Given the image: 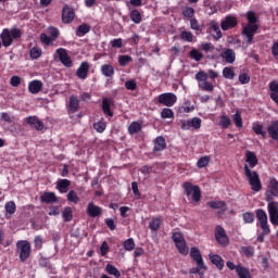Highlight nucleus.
Here are the masks:
<instances>
[{"label":"nucleus","mask_w":278,"mask_h":278,"mask_svg":"<svg viewBox=\"0 0 278 278\" xmlns=\"http://www.w3.org/2000/svg\"><path fill=\"white\" fill-rule=\"evenodd\" d=\"M248 24L242 28V36L244 40H247L248 45H253V38L255 37V34H257V29H260V26L257 23V16H255V12L249 11L247 13Z\"/></svg>","instance_id":"1"},{"label":"nucleus","mask_w":278,"mask_h":278,"mask_svg":"<svg viewBox=\"0 0 278 278\" xmlns=\"http://www.w3.org/2000/svg\"><path fill=\"white\" fill-rule=\"evenodd\" d=\"M23 36V33L18 28H12L11 30L5 28L0 35L3 47H11L14 40H18Z\"/></svg>","instance_id":"2"},{"label":"nucleus","mask_w":278,"mask_h":278,"mask_svg":"<svg viewBox=\"0 0 278 278\" xmlns=\"http://www.w3.org/2000/svg\"><path fill=\"white\" fill-rule=\"evenodd\" d=\"M244 175L254 192H260L262 190V181L260 180V174L257 172L251 170L249 165H244Z\"/></svg>","instance_id":"3"},{"label":"nucleus","mask_w":278,"mask_h":278,"mask_svg":"<svg viewBox=\"0 0 278 278\" xmlns=\"http://www.w3.org/2000/svg\"><path fill=\"white\" fill-rule=\"evenodd\" d=\"M208 78L210 76L204 71H200L195 74L199 88L205 92H214V85L207 81Z\"/></svg>","instance_id":"4"},{"label":"nucleus","mask_w":278,"mask_h":278,"mask_svg":"<svg viewBox=\"0 0 278 278\" xmlns=\"http://www.w3.org/2000/svg\"><path fill=\"white\" fill-rule=\"evenodd\" d=\"M182 188L186 195L191 197V200L194 201V203H199L201 201V188L199 186H194L192 182H185Z\"/></svg>","instance_id":"5"},{"label":"nucleus","mask_w":278,"mask_h":278,"mask_svg":"<svg viewBox=\"0 0 278 278\" xmlns=\"http://www.w3.org/2000/svg\"><path fill=\"white\" fill-rule=\"evenodd\" d=\"M16 248L21 262H26L31 255V244L28 241H17Z\"/></svg>","instance_id":"6"},{"label":"nucleus","mask_w":278,"mask_h":278,"mask_svg":"<svg viewBox=\"0 0 278 278\" xmlns=\"http://www.w3.org/2000/svg\"><path fill=\"white\" fill-rule=\"evenodd\" d=\"M190 256L197 264V269L193 273H201V270H207L205 263H203V256H201V251L197 248H192L190 251Z\"/></svg>","instance_id":"7"},{"label":"nucleus","mask_w":278,"mask_h":278,"mask_svg":"<svg viewBox=\"0 0 278 278\" xmlns=\"http://www.w3.org/2000/svg\"><path fill=\"white\" fill-rule=\"evenodd\" d=\"M256 218L260 222L261 229L263 230L264 236H268L270 233V228L268 227V215L262 208L256 211Z\"/></svg>","instance_id":"8"},{"label":"nucleus","mask_w":278,"mask_h":278,"mask_svg":"<svg viewBox=\"0 0 278 278\" xmlns=\"http://www.w3.org/2000/svg\"><path fill=\"white\" fill-rule=\"evenodd\" d=\"M172 238L179 253H181V255H188V248L186 247L184 235H181V232H174Z\"/></svg>","instance_id":"9"},{"label":"nucleus","mask_w":278,"mask_h":278,"mask_svg":"<svg viewBox=\"0 0 278 278\" xmlns=\"http://www.w3.org/2000/svg\"><path fill=\"white\" fill-rule=\"evenodd\" d=\"M274 197H278V181L277 179L271 178L266 192V201L275 203V201H273Z\"/></svg>","instance_id":"10"},{"label":"nucleus","mask_w":278,"mask_h":278,"mask_svg":"<svg viewBox=\"0 0 278 278\" xmlns=\"http://www.w3.org/2000/svg\"><path fill=\"white\" fill-rule=\"evenodd\" d=\"M159 103L173 108L177 103V96L175 93H163L159 96Z\"/></svg>","instance_id":"11"},{"label":"nucleus","mask_w":278,"mask_h":278,"mask_svg":"<svg viewBox=\"0 0 278 278\" xmlns=\"http://www.w3.org/2000/svg\"><path fill=\"white\" fill-rule=\"evenodd\" d=\"M56 54L59 55V60L63 66H66L67 68H71L73 66V61L71 60V56H68L66 49L59 48L56 50Z\"/></svg>","instance_id":"12"},{"label":"nucleus","mask_w":278,"mask_h":278,"mask_svg":"<svg viewBox=\"0 0 278 278\" xmlns=\"http://www.w3.org/2000/svg\"><path fill=\"white\" fill-rule=\"evenodd\" d=\"M25 121L29 127H31V129H36V131H42V129H45V123L36 116H28Z\"/></svg>","instance_id":"13"},{"label":"nucleus","mask_w":278,"mask_h":278,"mask_svg":"<svg viewBox=\"0 0 278 278\" xmlns=\"http://www.w3.org/2000/svg\"><path fill=\"white\" fill-rule=\"evenodd\" d=\"M269 219L273 225H278V202L268 203Z\"/></svg>","instance_id":"14"},{"label":"nucleus","mask_w":278,"mask_h":278,"mask_svg":"<svg viewBox=\"0 0 278 278\" xmlns=\"http://www.w3.org/2000/svg\"><path fill=\"white\" fill-rule=\"evenodd\" d=\"M236 25H238V18L231 15L226 16L225 20H223L220 23L223 31H227V29H233Z\"/></svg>","instance_id":"15"},{"label":"nucleus","mask_w":278,"mask_h":278,"mask_svg":"<svg viewBox=\"0 0 278 278\" xmlns=\"http://www.w3.org/2000/svg\"><path fill=\"white\" fill-rule=\"evenodd\" d=\"M220 58L227 62V64H233L236 62V51L229 48L222 49Z\"/></svg>","instance_id":"16"},{"label":"nucleus","mask_w":278,"mask_h":278,"mask_svg":"<svg viewBox=\"0 0 278 278\" xmlns=\"http://www.w3.org/2000/svg\"><path fill=\"white\" fill-rule=\"evenodd\" d=\"M215 238L217 242L222 245L228 244L229 239L227 238V233L225 232V229L220 226H217L215 229Z\"/></svg>","instance_id":"17"},{"label":"nucleus","mask_w":278,"mask_h":278,"mask_svg":"<svg viewBox=\"0 0 278 278\" xmlns=\"http://www.w3.org/2000/svg\"><path fill=\"white\" fill-rule=\"evenodd\" d=\"M74 18H75V11L65 4L62 12L63 23H67V24L73 23Z\"/></svg>","instance_id":"18"},{"label":"nucleus","mask_w":278,"mask_h":278,"mask_svg":"<svg viewBox=\"0 0 278 278\" xmlns=\"http://www.w3.org/2000/svg\"><path fill=\"white\" fill-rule=\"evenodd\" d=\"M67 110L71 114H75L79 110V98L77 96H71Z\"/></svg>","instance_id":"19"},{"label":"nucleus","mask_w":278,"mask_h":278,"mask_svg":"<svg viewBox=\"0 0 278 278\" xmlns=\"http://www.w3.org/2000/svg\"><path fill=\"white\" fill-rule=\"evenodd\" d=\"M88 71H90V64H88V62H83L78 67L76 75L79 79H86L88 77Z\"/></svg>","instance_id":"20"},{"label":"nucleus","mask_w":278,"mask_h":278,"mask_svg":"<svg viewBox=\"0 0 278 278\" xmlns=\"http://www.w3.org/2000/svg\"><path fill=\"white\" fill-rule=\"evenodd\" d=\"M208 257L212 264H214L218 270H223L225 266V261H223V257H220L218 254H210Z\"/></svg>","instance_id":"21"},{"label":"nucleus","mask_w":278,"mask_h":278,"mask_svg":"<svg viewBox=\"0 0 278 278\" xmlns=\"http://www.w3.org/2000/svg\"><path fill=\"white\" fill-rule=\"evenodd\" d=\"M164 149H166V139H164V137H156L154 139V153L164 151Z\"/></svg>","instance_id":"22"},{"label":"nucleus","mask_w":278,"mask_h":278,"mask_svg":"<svg viewBox=\"0 0 278 278\" xmlns=\"http://www.w3.org/2000/svg\"><path fill=\"white\" fill-rule=\"evenodd\" d=\"M87 214L91 216V218H97V216H101V207L94 205V203H89Z\"/></svg>","instance_id":"23"},{"label":"nucleus","mask_w":278,"mask_h":278,"mask_svg":"<svg viewBox=\"0 0 278 278\" xmlns=\"http://www.w3.org/2000/svg\"><path fill=\"white\" fill-rule=\"evenodd\" d=\"M211 31H214L213 38L215 40H220L223 38V31H220V26L218 25L217 22L212 21L210 24Z\"/></svg>","instance_id":"24"},{"label":"nucleus","mask_w":278,"mask_h":278,"mask_svg":"<svg viewBox=\"0 0 278 278\" xmlns=\"http://www.w3.org/2000/svg\"><path fill=\"white\" fill-rule=\"evenodd\" d=\"M245 162H248L250 168H255V165L258 164L257 155H255V152L247 151Z\"/></svg>","instance_id":"25"},{"label":"nucleus","mask_w":278,"mask_h":278,"mask_svg":"<svg viewBox=\"0 0 278 278\" xmlns=\"http://www.w3.org/2000/svg\"><path fill=\"white\" fill-rule=\"evenodd\" d=\"M28 90L31 94H38L42 90V81L40 80H33L28 85Z\"/></svg>","instance_id":"26"},{"label":"nucleus","mask_w":278,"mask_h":278,"mask_svg":"<svg viewBox=\"0 0 278 278\" xmlns=\"http://www.w3.org/2000/svg\"><path fill=\"white\" fill-rule=\"evenodd\" d=\"M71 186V180L68 179H61L56 184V189L62 194H65V192H68V187Z\"/></svg>","instance_id":"27"},{"label":"nucleus","mask_w":278,"mask_h":278,"mask_svg":"<svg viewBox=\"0 0 278 278\" xmlns=\"http://www.w3.org/2000/svg\"><path fill=\"white\" fill-rule=\"evenodd\" d=\"M42 203H58V197L54 192H45L40 197Z\"/></svg>","instance_id":"28"},{"label":"nucleus","mask_w":278,"mask_h":278,"mask_svg":"<svg viewBox=\"0 0 278 278\" xmlns=\"http://www.w3.org/2000/svg\"><path fill=\"white\" fill-rule=\"evenodd\" d=\"M208 207L212 210H222L223 212H227V204L225 201H211L207 202Z\"/></svg>","instance_id":"29"},{"label":"nucleus","mask_w":278,"mask_h":278,"mask_svg":"<svg viewBox=\"0 0 278 278\" xmlns=\"http://www.w3.org/2000/svg\"><path fill=\"white\" fill-rule=\"evenodd\" d=\"M267 131L273 140H278V122L268 126Z\"/></svg>","instance_id":"30"},{"label":"nucleus","mask_w":278,"mask_h":278,"mask_svg":"<svg viewBox=\"0 0 278 278\" xmlns=\"http://www.w3.org/2000/svg\"><path fill=\"white\" fill-rule=\"evenodd\" d=\"M101 73L104 77H112L114 75V67L110 64H104L101 66Z\"/></svg>","instance_id":"31"},{"label":"nucleus","mask_w":278,"mask_h":278,"mask_svg":"<svg viewBox=\"0 0 278 278\" xmlns=\"http://www.w3.org/2000/svg\"><path fill=\"white\" fill-rule=\"evenodd\" d=\"M252 129L256 134V136H262V138H266V130H264V125L253 124Z\"/></svg>","instance_id":"32"},{"label":"nucleus","mask_w":278,"mask_h":278,"mask_svg":"<svg viewBox=\"0 0 278 278\" xmlns=\"http://www.w3.org/2000/svg\"><path fill=\"white\" fill-rule=\"evenodd\" d=\"M189 58H191V60H194L195 62H201L203 60V54L201 51L193 48L189 52Z\"/></svg>","instance_id":"33"},{"label":"nucleus","mask_w":278,"mask_h":278,"mask_svg":"<svg viewBox=\"0 0 278 278\" xmlns=\"http://www.w3.org/2000/svg\"><path fill=\"white\" fill-rule=\"evenodd\" d=\"M237 275L239 278H251V271L242 266H237Z\"/></svg>","instance_id":"34"},{"label":"nucleus","mask_w":278,"mask_h":278,"mask_svg":"<svg viewBox=\"0 0 278 278\" xmlns=\"http://www.w3.org/2000/svg\"><path fill=\"white\" fill-rule=\"evenodd\" d=\"M130 20L132 23H136V25L142 23V15L140 14V11L134 10L130 13Z\"/></svg>","instance_id":"35"},{"label":"nucleus","mask_w":278,"mask_h":278,"mask_svg":"<svg viewBox=\"0 0 278 278\" xmlns=\"http://www.w3.org/2000/svg\"><path fill=\"white\" fill-rule=\"evenodd\" d=\"M89 31H90V25L89 24H81L80 26H78V28L76 30V35L81 37V36H86V34H88Z\"/></svg>","instance_id":"36"},{"label":"nucleus","mask_w":278,"mask_h":278,"mask_svg":"<svg viewBox=\"0 0 278 278\" xmlns=\"http://www.w3.org/2000/svg\"><path fill=\"white\" fill-rule=\"evenodd\" d=\"M142 129V124L138 123V122H132L129 127H128V131L129 134L134 135V134H138L140 130Z\"/></svg>","instance_id":"37"},{"label":"nucleus","mask_w":278,"mask_h":278,"mask_svg":"<svg viewBox=\"0 0 278 278\" xmlns=\"http://www.w3.org/2000/svg\"><path fill=\"white\" fill-rule=\"evenodd\" d=\"M201 123L202 121L200 117H193L189 119L190 129H195V130L201 129Z\"/></svg>","instance_id":"38"},{"label":"nucleus","mask_w":278,"mask_h":278,"mask_svg":"<svg viewBox=\"0 0 278 278\" xmlns=\"http://www.w3.org/2000/svg\"><path fill=\"white\" fill-rule=\"evenodd\" d=\"M62 216L65 220V223H71V220H73V208L71 207H65L63 213H62Z\"/></svg>","instance_id":"39"},{"label":"nucleus","mask_w":278,"mask_h":278,"mask_svg":"<svg viewBox=\"0 0 278 278\" xmlns=\"http://www.w3.org/2000/svg\"><path fill=\"white\" fill-rule=\"evenodd\" d=\"M162 226V219L155 217L150 222V229L151 231H157L160 227Z\"/></svg>","instance_id":"40"},{"label":"nucleus","mask_w":278,"mask_h":278,"mask_svg":"<svg viewBox=\"0 0 278 278\" xmlns=\"http://www.w3.org/2000/svg\"><path fill=\"white\" fill-rule=\"evenodd\" d=\"M105 270L109 275H113V277H121V271L114 265H106Z\"/></svg>","instance_id":"41"},{"label":"nucleus","mask_w":278,"mask_h":278,"mask_svg":"<svg viewBox=\"0 0 278 278\" xmlns=\"http://www.w3.org/2000/svg\"><path fill=\"white\" fill-rule=\"evenodd\" d=\"M67 201H70L71 203H79V195H77V192H75L74 190H71L67 193Z\"/></svg>","instance_id":"42"},{"label":"nucleus","mask_w":278,"mask_h":278,"mask_svg":"<svg viewBox=\"0 0 278 278\" xmlns=\"http://www.w3.org/2000/svg\"><path fill=\"white\" fill-rule=\"evenodd\" d=\"M102 110H103L104 114H106V116H114V114L110 110V101L108 99H104L102 101Z\"/></svg>","instance_id":"43"},{"label":"nucleus","mask_w":278,"mask_h":278,"mask_svg":"<svg viewBox=\"0 0 278 278\" xmlns=\"http://www.w3.org/2000/svg\"><path fill=\"white\" fill-rule=\"evenodd\" d=\"M180 38L181 40H185V42H192V39L194 38V36L192 35V33L188 30H184L180 33Z\"/></svg>","instance_id":"44"},{"label":"nucleus","mask_w":278,"mask_h":278,"mask_svg":"<svg viewBox=\"0 0 278 278\" xmlns=\"http://www.w3.org/2000/svg\"><path fill=\"white\" fill-rule=\"evenodd\" d=\"M223 76L225 77V79H233V77H236V73H233V70H231V67H225L223 70Z\"/></svg>","instance_id":"45"},{"label":"nucleus","mask_w":278,"mask_h":278,"mask_svg":"<svg viewBox=\"0 0 278 278\" xmlns=\"http://www.w3.org/2000/svg\"><path fill=\"white\" fill-rule=\"evenodd\" d=\"M119 66H127L131 62V56L124 54L118 56Z\"/></svg>","instance_id":"46"},{"label":"nucleus","mask_w":278,"mask_h":278,"mask_svg":"<svg viewBox=\"0 0 278 278\" xmlns=\"http://www.w3.org/2000/svg\"><path fill=\"white\" fill-rule=\"evenodd\" d=\"M210 164V156H202L198 160V168H205Z\"/></svg>","instance_id":"47"},{"label":"nucleus","mask_w":278,"mask_h":278,"mask_svg":"<svg viewBox=\"0 0 278 278\" xmlns=\"http://www.w3.org/2000/svg\"><path fill=\"white\" fill-rule=\"evenodd\" d=\"M231 125V119L227 115H222L220 116V126L223 129H227Z\"/></svg>","instance_id":"48"},{"label":"nucleus","mask_w":278,"mask_h":278,"mask_svg":"<svg viewBox=\"0 0 278 278\" xmlns=\"http://www.w3.org/2000/svg\"><path fill=\"white\" fill-rule=\"evenodd\" d=\"M232 121L236 125V127H242V115L239 111L236 112V114L232 116Z\"/></svg>","instance_id":"49"},{"label":"nucleus","mask_w":278,"mask_h":278,"mask_svg":"<svg viewBox=\"0 0 278 278\" xmlns=\"http://www.w3.org/2000/svg\"><path fill=\"white\" fill-rule=\"evenodd\" d=\"M124 249H125V251H134V249H136V242H134V240L131 238L127 239L124 242Z\"/></svg>","instance_id":"50"},{"label":"nucleus","mask_w":278,"mask_h":278,"mask_svg":"<svg viewBox=\"0 0 278 278\" xmlns=\"http://www.w3.org/2000/svg\"><path fill=\"white\" fill-rule=\"evenodd\" d=\"M182 14L186 18H192V16H194V10L191 7H185L182 9Z\"/></svg>","instance_id":"51"},{"label":"nucleus","mask_w":278,"mask_h":278,"mask_svg":"<svg viewBox=\"0 0 278 278\" xmlns=\"http://www.w3.org/2000/svg\"><path fill=\"white\" fill-rule=\"evenodd\" d=\"M105 127H106V125L103 122H97V123L93 124V128L99 134H103V131H105Z\"/></svg>","instance_id":"52"},{"label":"nucleus","mask_w":278,"mask_h":278,"mask_svg":"<svg viewBox=\"0 0 278 278\" xmlns=\"http://www.w3.org/2000/svg\"><path fill=\"white\" fill-rule=\"evenodd\" d=\"M29 53L33 60H38V58L42 55V50L38 48H33Z\"/></svg>","instance_id":"53"},{"label":"nucleus","mask_w":278,"mask_h":278,"mask_svg":"<svg viewBox=\"0 0 278 278\" xmlns=\"http://www.w3.org/2000/svg\"><path fill=\"white\" fill-rule=\"evenodd\" d=\"M48 31H49V34H50V38L52 39V40H58V38H59V36H60V30H58V28H55V27H49L48 28Z\"/></svg>","instance_id":"54"},{"label":"nucleus","mask_w":278,"mask_h":278,"mask_svg":"<svg viewBox=\"0 0 278 278\" xmlns=\"http://www.w3.org/2000/svg\"><path fill=\"white\" fill-rule=\"evenodd\" d=\"M5 211L9 214H14L16 212V204L13 201H10L5 204Z\"/></svg>","instance_id":"55"},{"label":"nucleus","mask_w":278,"mask_h":278,"mask_svg":"<svg viewBox=\"0 0 278 278\" xmlns=\"http://www.w3.org/2000/svg\"><path fill=\"white\" fill-rule=\"evenodd\" d=\"M179 125L182 131H188L190 129V119H180Z\"/></svg>","instance_id":"56"},{"label":"nucleus","mask_w":278,"mask_h":278,"mask_svg":"<svg viewBox=\"0 0 278 278\" xmlns=\"http://www.w3.org/2000/svg\"><path fill=\"white\" fill-rule=\"evenodd\" d=\"M126 90H136L138 88V85L136 84V80H128L125 83Z\"/></svg>","instance_id":"57"},{"label":"nucleus","mask_w":278,"mask_h":278,"mask_svg":"<svg viewBox=\"0 0 278 278\" xmlns=\"http://www.w3.org/2000/svg\"><path fill=\"white\" fill-rule=\"evenodd\" d=\"M10 84L11 86H13V88H18L21 86V77L18 76L11 77Z\"/></svg>","instance_id":"58"},{"label":"nucleus","mask_w":278,"mask_h":278,"mask_svg":"<svg viewBox=\"0 0 278 278\" xmlns=\"http://www.w3.org/2000/svg\"><path fill=\"white\" fill-rule=\"evenodd\" d=\"M243 220H244V223L251 224L255 220V215H253V213H244Z\"/></svg>","instance_id":"59"},{"label":"nucleus","mask_w":278,"mask_h":278,"mask_svg":"<svg viewBox=\"0 0 278 278\" xmlns=\"http://www.w3.org/2000/svg\"><path fill=\"white\" fill-rule=\"evenodd\" d=\"M162 118H173V110L170 109H163L161 112Z\"/></svg>","instance_id":"60"},{"label":"nucleus","mask_w":278,"mask_h":278,"mask_svg":"<svg viewBox=\"0 0 278 278\" xmlns=\"http://www.w3.org/2000/svg\"><path fill=\"white\" fill-rule=\"evenodd\" d=\"M239 81L240 84H249V81H251V77L247 75V73H242L239 75Z\"/></svg>","instance_id":"61"},{"label":"nucleus","mask_w":278,"mask_h":278,"mask_svg":"<svg viewBox=\"0 0 278 278\" xmlns=\"http://www.w3.org/2000/svg\"><path fill=\"white\" fill-rule=\"evenodd\" d=\"M40 40L41 42H43V45H51V42H53V39L49 37L47 34H41Z\"/></svg>","instance_id":"62"},{"label":"nucleus","mask_w":278,"mask_h":278,"mask_svg":"<svg viewBox=\"0 0 278 278\" xmlns=\"http://www.w3.org/2000/svg\"><path fill=\"white\" fill-rule=\"evenodd\" d=\"M34 242H35L36 249H42V244L45 241L42 240V237L37 236V237H35Z\"/></svg>","instance_id":"63"},{"label":"nucleus","mask_w":278,"mask_h":278,"mask_svg":"<svg viewBox=\"0 0 278 278\" xmlns=\"http://www.w3.org/2000/svg\"><path fill=\"white\" fill-rule=\"evenodd\" d=\"M271 54L274 55V58L278 59V41L273 43V46H271Z\"/></svg>","instance_id":"64"}]
</instances>
